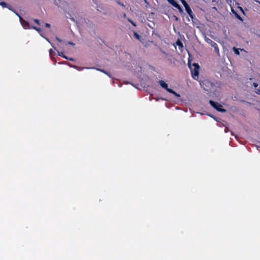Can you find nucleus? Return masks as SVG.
I'll use <instances>...</instances> for the list:
<instances>
[{
    "label": "nucleus",
    "mask_w": 260,
    "mask_h": 260,
    "mask_svg": "<svg viewBox=\"0 0 260 260\" xmlns=\"http://www.w3.org/2000/svg\"><path fill=\"white\" fill-rule=\"evenodd\" d=\"M176 44L179 47V49L180 50H182L183 48V45L182 42L179 39H178L176 42Z\"/></svg>",
    "instance_id": "obj_8"
},
{
    "label": "nucleus",
    "mask_w": 260,
    "mask_h": 260,
    "mask_svg": "<svg viewBox=\"0 0 260 260\" xmlns=\"http://www.w3.org/2000/svg\"><path fill=\"white\" fill-rule=\"evenodd\" d=\"M192 67L193 68H190L192 77L195 80H198L199 78L200 66L198 63H194L192 64Z\"/></svg>",
    "instance_id": "obj_1"
},
{
    "label": "nucleus",
    "mask_w": 260,
    "mask_h": 260,
    "mask_svg": "<svg viewBox=\"0 0 260 260\" xmlns=\"http://www.w3.org/2000/svg\"><path fill=\"white\" fill-rule=\"evenodd\" d=\"M32 28L35 30H36L37 31H38V32H40L41 31V29L39 27H37L36 26H32Z\"/></svg>",
    "instance_id": "obj_16"
},
{
    "label": "nucleus",
    "mask_w": 260,
    "mask_h": 260,
    "mask_svg": "<svg viewBox=\"0 0 260 260\" xmlns=\"http://www.w3.org/2000/svg\"><path fill=\"white\" fill-rule=\"evenodd\" d=\"M256 3H257L260 5V2L257 0L255 1Z\"/></svg>",
    "instance_id": "obj_32"
},
{
    "label": "nucleus",
    "mask_w": 260,
    "mask_h": 260,
    "mask_svg": "<svg viewBox=\"0 0 260 260\" xmlns=\"http://www.w3.org/2000/svg\"><path fill=\"white\" fill-rule=\"evenodd\" d=\"M18 16H19V17L20 18V21L22 25L23 26V27L25 29L28 28L29 26V23L27 21L23 19V18L22 17H21L20 16H19L18 15Z\"/></svg>",
    "instance_id": "obj_6"
},
{
    "label": "nucleus",
    "mask_w": 260,
    "mask_h": 260,
    "mask_svg": "<svg viewBox=\"0 0 260 260\" xmlns=\"http://www.w3.org/2000/svg\"><path fill=\"white\" fill-rule=\"evenodd\" d=\"M56 40H57L59 42H62V40L61 39H60L58 37H56Z\"/></svg>",
    "instance_id": "obj_24"
},
{
    "label": "nucleus",
    "mask_w": 260,
    "mask_h": 260,
    "mask_svg": "<svg viewBox=\"0 0 260 260\" xmlns=\"http://www.w3.org/2000/svg\"><path fill=\"white\" fill-rule=\"evenodd\" d=\"M68 44H71V45H74V44L73 43V42H69L68 43Z\"/></svg>",
    "instance_id": "obj_29"
},
{
    "label": "nucleus",
    "mask_w": 260,
    "mask_h": 260,
    "mask_svg": "<svg viewBox=\"0 0 260 260\" xmlns=\"http://www.w3.org/2000/svg\"><path fill=\"white\" fill-rule=\"evenodd\" d=\"M233 50H234V53L236 54V55H239L240 54V52L238 50V49L235 48V47H234L233 48Z\"/></svg>",
    "instance_id": "obj_15"
},
{
    "label": "nucleus",
    "mask_w": 260,
    "mask_h": 260,
    "mask_svg": "<svg viewBox=\"0 0 260 260\" xmlns=\"http://www.w3.org/2000/svg\"><path fill=\"white\" fill-rule=\"evenodd\" d=\"M57 54H58V55L61 56V57H63L64 55L63 53L62 52H59V51H57Z\"/></svg>",
    "instance_id": "obj_17"
},
{
    "label": "nucleus",
    "mask_w": 260,
    "mask_h": 260,
    "mask_svg": "<svg viewBox=\"0 0 260 260\" xmlns=\"http://www.w3.org/2000/svg\"><path fill=\"white\" fill-rule=\"evenodd\" d=\"M62 57L65 58V59H67V60L68 59V57H67V56H66L64 55H63V56Z\"/></svg>",
    "instance_id": "obj_28"
},
{
    "label": "nucleus",
    "mask_w": 260,
    "mask_h": 260,
    "mask_svg": "<svg viewBox=\"0 0 260 260\" xmlns=\"http://www.w3.org/2000/svg\"><path fill=\"white\" fill-rule=\"evenodd\" d=\"M52 51V50L51 49H50V50H49V53H50V55H51Z\"/></svg>",
    "instance_id": "obj_31"
},
{
    "label": "nucleus",
    "mask_w": 260,
    "mask_h": 260,
    "mask_svg": "<svg viewBox=\"0 0 260 260\" xmlns=\"http://www.w3.org/2000/svg\"><path fill=\"white\" fill-rule=\"evenodd\" d=\"M253 86H254V88H256L258 86V84L256 83H253Z\"/></svg>",
    "instance_id": "obj_20"
},
{
    "label": "nucleus",
    "mask_w": 260,
    "mask_h": 260,
    "mask_svg": "<svg viewBox=\"0 0 260 260\" xmlns=\"http://www.w3.org/2000/svg\"><path fill=\"white\" fill-rule=\"evenodd\" d=\"M45 26L47 27L50 28L51 25L50 24L46 23H45Z\"/></svg>",
    "instance_id": "obj_22"
},
{
    "label": "nucleus",
    "mask_w": 260,
    "mask_h": 260,
    "mask_svg": "<svg viewBox=\"0 0 260 260\" xmlns=\"http://www.w3.org/2000/svg\"><path fill=\"white\" fill-rule=\"evenodd\" d=\"M34 21L39 25H40V21L38 19H34Z\"/></svg>",
    "instance_id": "obj_19"
},
{
    "label": "nucleus",
    "mask_w": 260,
    "mask_h": 260,
    "mask_svg": "<svg viewBox=\"0 0 260 260\" xmlns=\"http://www.w3.org/2000/svg\"><path fill=\"white\" fill-rule=\"evenodd\" d=\"M206 84H210L211 86L212 85L211 83H210L207 80V81H204L202 82V83H201V85L204 88V89L205 90L208 91V89H206L205 87L204 86V85H206Z\"/></svg>",
    "instance_id": "obj_9"
},
{
    "label": "nucleus",
    "mask_w": 260,
    "mask_h": 260,
    "mask_svg": "<svg viewBox=\"0 0 260 260\" xmlns=\"http://www.w3.org/2000/svg\"><path fill=\"white\" fill-rule=\"evenodd\" d=\"M0 5L2 6V7H3L8 8L9 9H10V8L8 6V5L6 3H5V2H1V3H0Z\"/></svg>",
    "instance_id": "obj_12"
},
{
    "label": "nucleus",
    "mask_w": 260,
    "mask_h": 260,
    "mask_svg": "<svg viewBox=\"0 0 260 260\" xmlns=\"http://www.w3.org/2000/svg\"><path fill=\"white\" fill-rule=\"evenodd\" d=\"M68 60H71V61H74V59L73 58L68 57Z\"/></svg>",
    "instance_id": "obj_27"
},
{
    "label": "nucleus",
    "mask_w": 260,
    "mask_h": 260,
    "mask_svg": "<svg viewBox=\"0 0 260 260\" xmlns=\"http://www.w3.org/2000/svg\"><path fill=\"white\" fill-rule=\"evenodd\" d=\"M185 11H186V12L187 13V14H188V15L189 16V17L191 19H193L194 15L193 14V12H192L191 8H190L189 6L186 7L185 8Z\"/></svg>",
    "instance_id": "obj_7"
},
{
    "label": "nucleus",
    "mask_w": 260,
    "mask_h": 260,
    "mask_svg": "<svg viewBox=\"0 0 260 260\" xmlns=\"http://www.w3.org/2000/svg\"><path fill=\"white\" fill-rule=\"evenodd\" d=\"M129 21L131 22V23H132V24L133 25H134V26H136V23L135 22H134L133 21H132V20H129Z\"/></svg>",
    "instance_id": "obj_21"
},
{
    "label": "nucleus",
    "mask_w": 260,
    "mask_h": 260,
    "mask_svg": "<svg viewBox=\"0 0 260 260\" xmlns=\"http://www.w3.org/2000/svg\"><path fill=\"white\" fill-rule=\"evenodd\" d=\"M70 67H73V68H75V69H77V70H81V69H79V68H78V67H77V66H73V65H71V66H70ZM83 69V68H82V69H81V70H82V69Z\"/></svg>",
    "instance_id": "obj_18"
},
{
    "label": "nucleus",
    "mask_w": 260,
    "mask_h": 260,
    "mask_svg": "<svg viewBox=\"0 0 260 260\" xmlns=\"http://www.w3.org/2000/svg\"><path fill=\"white\" fill-rule=\"evenodd\" d=\"M239 9H240V10L242 11V12L243 13V14H245L244 11V10H243V9H242L241 7H239Z\"/></svg>",
    "instance_id": "obj_26"
},
{
    "label": "nucleus",
    "mask_w": 260,
    "mask_h": 260,
    "mask_svg": "<svg viewBox=\"0 0 260 260\" xmlns=\"http://www.w3.org/2000/svg\"><path fill=\"white\" fill-rule=\"evenodd\" d=\"M255 93L258 94H260V89H257V90L255 91Z\"/></svg>",
    "instance_id": "obj_23"
},
{
    "label": "nucleus",
    "mask_w": 260,
    "mask_h": 260,
    "mask_svg": "<svg viewBox=\"0 0 260 260\" xmlns=\"http://www.w3.org/2000/svg\"><path fill=\"white\" fill-rule=\"evenodd\" d=\"M159 84L163 88L165 89L169 93L174 94L177 98H179L180 96L179 94L176 92L173 89L168 88V84L166 83L163 80H160L159 81Z\"/></svg>",
    "instance_id": "obj_2"
},
{
    "label": "nucleus",
    "mask_w": 260,
    "mask_h": 260,
    "mask_svg": "<svg viewBox=\"0 0 260 260\" xmlns=\"http://www.w3.org/2000/svg\"><path fill=\"white\" fill-rule=\"evenodd\" d=\"M226 2L232 8V5H234L235 2L234 0H225Z\"/></svg>",
    "instance_id": "obj_11"
},
{
    "label": "nucleus",
    "mask_w": 260,
    "mask_h": 260,
    "mask_svg": "<svg viewBox=\"0 0 260 260\" xmlns=\"http://www.w3.org/2000/svg\"><path fill=\"white\" fill-rule=\"evenodd\" d=\"M174 17H175V20L176 21H178V18L177 16H174Z\"/></svg>",
    "instance_id": "obj_30"
},
{
    "label": "nucleus",
    "mask_w": 260,
    "mask_h": 260,
    "mask_svg": "<svg viewBox=\"0 0 260 260\" xmlns=\"http://www.w3.org/2000/svg\"><path fill=\"white\" fill-rule=\"evenodd\" d=\"M209 104L213 108L216 109L218 112L222 113L226 112V110L222 108V106L217 102H214L212 100H210Z\"/></svg>",
    "instance_id": "obj_3"
},
{
    "label": "nucleus",
    "mask_w": 260,
    "mask_h": 260,
    "mask_svg": "<svg viewBox=\"0 0 260 260\" xmlns=\"http://www.w3.org/2000/svg\"><path fill=\"white\" fill-rule=\"evenodd\" d=\"M232 12L235 15L236 17L241 21H243L242 18L234 10L233 8H232Z\"/></svg>",
    "instance_id": "obj_10"
},
{
    "label": "nucleus",
    "mask_w": 260,
    "mask_h": 260,
    "mask_svg": "<svg viewBox=\"0 0 260 260\" xmlns=\"http://www.w3.org/2000/svg\"><path fill=\"white\" fill-rule=\"evenodd\" d=\"M134 36L135 37V38H136L138 40H140V35L138 33H137L136 32H134Z\"/></svg>",
    "instance_id": "obj_14"
},
{
    "label": "nucleus",
    "mask_w": 260,
    "mask_h": 260,
    "mask_svg": "<svg viewBox=\"0 0 260 260\" xmlns=\"http://www.w3.org/2000/svg\"><path fill=\"white\" fill-rule=\"evenodd\" d=\"M99 71H101L102 72L106 74H107L108 75V73H107V72H106L105 71H104L103 70H99Z\"/></svg>",
    "instance_id": "obj_25"
},
{
    "label": "nucleus",
    "mask_w": 260,
    "mask_h": 260,
    "mask_svg": "<svg viewBox=\"0 0 260 260\" xmlns=\"http://www.w3.org/2000/svg\"><path fill=\"white\" fill-rule=\"evenodd\" d=\"M258 36H259V37H260V35H258Z\"/></svg>",
    "instance_id": "obj_33"
},
{
    "label": "nucleus",
    "mask_w": 260,
    "mask_h": 260,
    "mask_svg": "<svg viewBox=\"0 0 260 260\" xmlns=\"http://www.w3.org/2000/svg\"><path fill=\"white\" fill-rule=\"evenodd\" d=\"M205 41L208 44H210L212 47L214 48L215 51L217 53V54H219V48L217 44L215 42L207 38L205 39Z\"/></svg>",
    "instance_id": "obj_4"
},
{
    "label": "nucleus",
    "mask_w": 260,
    "mask_h": 260,
    "mask_svg": "<svg viewBox=\"0 0 260 260\" xmlns=\"http://www.w3.org/2000/svg\"><path fill=\"white\" fill-rule=\"evenodd\" d=\"M180 2L182 4L184 8L189 6L185 0H180Z\"/></svg>",
    "instance_id": "obj_13"
},
{
    "label": "nucleus",
    "mask_w": 260,
    "mask_h": 260,
    "mask_svg": "<svg viewBox=\"0 0 260 260\" xmlns=\"http://www.w3.org/2000/svg\"><path fill=\"white\" fill-rule=\"evenodd\" d=\"M168 2L173 7L177 8L180 13L183 12V10L180 6L175 0H167Z\"/></svg>",
    "instance_id": "obj_5"
}]
</instances>
